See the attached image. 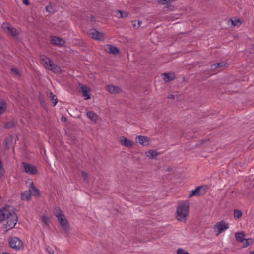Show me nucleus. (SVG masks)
Wrapping results in <instances>:
<instances>
[{"mask_svg": "<svg viewBox=\"0 0 254 254\" xmlns=\"http://www.w3.org/2000/svg\"><path fill=\"white\" fill-rule=\"evenodd\" d=\"M231 22L232 25L234 26L239 27L241 24V22L240 19L237 18L232 19L230 20Z\"/></svg>", "mask_w": 254, "mask_h": 254, "instance_id": "29", "label": "nucleus"}, {"mask_svg": "<svg viewBox=\"0 0 254 254\" xmlns=\"http://www.w3.org/2000/svg\"><path fill=\"white\" fill-rule=\"evenodd\" d=\"M80 89L83 96L84 97V99L85 100L89 99L91 98V96L89 94L90 92L91 91V89L89 87L84 85H81Z\"/></svg>", "mask_w": 254, "mask_h": 254, "instance_id": "18", "label": "nucleus"}, {"mask_svg": "<svg viewBox=\"0 0 254 254\" xmlns=\"http://www.w3.org/2000/svg\"><path fill=\"white\" fill-rule=\"evenodd\" d=\"M23 3L25 5H29V3L28 0H24L23 1Z\"/></svg>", "mask_w": 254, "mask_h": 254, "instance_id": "41", "label": "nucleus"}, {"mask_svg": "<svg viewBox=\"0 0 254 254\" xmlns=\"http://www.w3.org/2000/svg\"><path fill=\"white\" fill-rule=\"evenodd\" d=\"M39 100H40V103H41V105H42L43 107H44V106H45V102H44V100L43 99V98H42L40 97V98H39Z\"/></svg>", "mask_w": 254, "mask_h": 254, "instance_id": "40", "label": "nucleus"}, {"mask_svg": "<svg viewBox=\"0 0 254 254\" xmlns=\"http://www.w3.org/2000/svg\"><path fill=\"white\" fill-rule=\"evenodd\" d=\"M89 35L95 40L103 41L105 39L104 33L95 29H92L88 32Z\"/></svg>", "mask_w": 254, "mask_h": 254, "instance_id": "9", "label": "nucleus"}, {"mask_svg": "<svg viewBox=\"0 0 254 254\" xmlns=\"http://www.w3.org/2000/svg\"><path fill=\"white\" fill-rule=\"evenodd\" d=\"M189 206L188 203L179 204L177 208L176 219L182 222H185L189 214Z\"/></svg>", "mask_w": 254, "mask_h": 254, "instance_id": "1", "label": "nucleus"}, {"mask_svg": "<svg viewBox=\"0 0 254 254\" xmlns=\"http://www.w3.org/2000/svg\"><path fill=\"white\" fill-rule=\"evenodd\" d=\"M175 0H157V2L159 4L166 5L174 1Z\"/></svg>", "mask_w": 254, "mask_h": 254, "instance_id": "33", "label": "nucleus"}, {"mask_svg": "<svg viewBox=\"0 0 254 254\" xmlns=\"http://www.w3.org/2000/svg\"><path fill=\"white\" fill-rule=\"evenodd\" d=\"M3 30L9 35L14 38H16L19 34V31L13 28L9 23H4L2 26Z\"/></svg>", "mask_w": 254, "mask_h": 254, "instance_id": "7", "label": "nucleus"}, {"mask_svg": "<svg viewBox=\"0 0 254 254\" xmlns=\"http://www.w3.org/2000/svg\"><path fill=\"white\" fill-rule=\"evenodd\" d=\"M233 216L235 219H239L242 217V212L239 210L236 209L234 211Z\"/></svg>", "mask_w": 254, "mask_h": 254, "instance_id": "30", "label": "nucleus"}, {"mask_svg": "<svg viewBox=\"0 0 254 254\" xmlns=\"http://www.w3.org/2000/svg\"><path fill=\"white\" fill-rule=\"evenodd\" d=\"M119 142L121 145L125 146L127 147H131L133 143L129 139L124 136H121L119 138Z\"/></svg>", "mask_w": 254, "mask_h": 254, "instance_id": "16", "label": "nucleus"}, {"mask_svg": "<svg viewBox=\"0 0 254 254\" xmlns=\"http://www.w3.org/2000/svg\"><path fill=\"white\" fill-rule=\"evenodd\" d=\"M106 90L111 94H118L122 91L120 87L113 85H108L106 87Z\"/></svg>", "mask_w": 254, "mask_h": 254, "instance_id": "17", "label": "nucleus"}, {"mask_svg": "<svg viewBox=\"0 0 254 254\" xmlns=\"http://www.w3.org/2000/svg\"><path fill=\"white\" fill-rule=\"evenodd\" d=\"M11 210V209L9 207L0 209V222L6 219V218L10 215Z\"/></svg>", "mask_w": 254, "mask_h": 254, "instance_id": "13", "label": "nucleus"}, {"mask_svg": "<svg viewBox=\"0 0 254 254\" xmlns=\"http://www.w3.org/2000/svg\"><path fill=\"white\" fill-rule=\"evenodd\" d=\"M7 108V104L4 100L0 101V116L4 114Z\"/></svg>", "mask_w": 254, "mask_h": 254, "instance_id": "23", "label": "nucleus"}, {"mask_svg": "<svg viewBox=\"0 0 254 254\" xmlns=\"http://www.w3.org/2000/svg\"><path fill=\"white\" fill-rule=\"evenodd\" d=\"M26 185L33 195L34 196H39L40 195L39 190L34 186L32 179H28L26 181Z\"/></svg>", "mask_w": 254, "mask_h": 254, "instance_id": "8", "label": "nucleus"}, {"mask_svg": "<svg viewBox=\"0 0 254 254\" xmlns=\"http://www.w3.org/2000/svg\"><path fill=\"white\" fill-rule=\"evenodd\" d=\"M177 254H189L188 252L185 251V250L179 248L177 251Z\"/></svg>", "mask_w": 254, "mask_h": 254, "instance_id": "37", "label": "nucleus"}, {"mask_svg": "<svg viewBox=\"0 0 254 254\" xmlns=\"http://www.w3.org/2000/svg\"><path fill=\"white\" fill-rule=\"evenodd\" d=\"M42 221L45 224V225H48L49 222V219L47 216L43 215L41 217Z\"/></svg>", "mask_w": 254, "mask_h": 254, "instance_id": "36", "label": "nucleus"}, {"mask_svg": "<svg viewBox=\"0 0 254 254\" xmlns=\"http://www.w3.org/2000/svg\"><path fill=\"white\" fill-rule=\"evenodd\" d=\"M104 48L106 52L110 54L116 55L119 53V49L115 46L111 44L105 45Z\"/></svg>", "mask_w": 254, "mask_h": 254, "instance_id": "15", "label": "nucleus"}, {"mask_svg": "<svg viewBox=\"0 0 254 254\" xmlns=\"http://www.w3.org/2000/svg\"><path fill=\"white\" fill-rule=\"evenodd\" d=\"M136 142L143 146H148L151 142V139L147 136L138 135L135 138Z\"/></svg>", "mask_w": 254, "mask_h": 254, "instance_id": "12", "label": "nucleus"}, {"mask_svg": "<svg viewBox=\"0 0 254 254\" xmlns=\"http://www.w3.org/2000/svg\"><path fill=\"white\" fill-rule=\"evenodd\" d=\"M62 121L63 122H65L66 121V118L65 117H62Z\"/></svg>", "mask_w": 254, "mask_h": 254, "instance_id": "42", "label": "nucleus"}, {"mask_svg": "<svg viewBox=\"0 0 254 254\" xmlns=\"http://www.w3.org/2000/svg\"><path fill=\"white\" fill-rule=\"evenodd\" d=\"M54 213L63 229L66 233L68 232L70 229L69 224L64 213L59 207L55 208Z\"/></svg>", "mask_w": 254, "mask_h": 254, "instance_id": "2", "label": "nucleus"}, {"mask_svg": "<svg viewBox=\"0 0 254 254\" xmlns=\"http://www.w3.org/2000/svg\"><path fill=\"white\" fill-rule=\"evenodd\" d=\"M8 244L10 248L20 251L23 250L24 245L23 241L17 237H11L8 239Z\"/></svg>", "mask_w": 254, "mask_h": 254, "instance_id": "4", "label": "nucleus"}, {"mask_svg": "<svg viewBox=\"0 0 254 254\" xmlns=\"http://www.w3.org/2000/svg\"><path fill=\"white\" fill-rule=\"evenodd\" d=\"M254 240L252 238L244 239L243 241L241 243L242 247L244 248L247 247L250 245L253 244Z\"/></svg>", "mask_w": 254, "mask_h": 254, "instance_id": "27", "label": "nucleus"}, {"mask_svg": "<svg viewBox=\"0 0 254 254\" xmlns=\"http://www.w3.org/2000/svg\"><path fill=\"white\" fill-rule=\"evenodd\" d=\"M18 218L15 212L12 210L10 211V215L6 218L5 221H6V227L8 229H10L14 227L17 223Z\"/></svg>", "mask_w": 254, "mask_h": 254, "instance_id": "5", "label": "nucleus"}, {"mask_svg": "<svg viewBox=\"0 0 254 254\" xmlns=\"http://www.w3.org/2000/svg\"><path fill=\"white\" fill-rule=\"evenodd\" d=\"M229 225L223 221L217 223L214 226V230L218 235L228 229Z\"/></svg>", "mask_w": 254, "mask_h": 254, "instance_id": "10", "label": "nucleus"}, {"mask_svg": "<svg viewBox=\"0 0 254 254\" xmlns=\"http://www.w3.org/2000/svg\"><path fill=\"white\" fill-rule=\"evenodd\" d=\"M133 27L135 29H138L141 24V21L140 20H134L131 22Z\"/></svg>", "mask_w": 254, "mask_h": 254, "instance_id": "31", "label": "nucleus"}, {"mask_svg": "<svg viewBox=\"0 0 254 254\" xmlns=\"http://www.w3.org/2000/svg\"><path fill=\"white\" fill-rule=\"evenodd\" d=\"M32 194L28 190H25L21 194V198L23 201H29L30 200Z\"/></svg>", "mask_w": 254, "mask_h": 254, "instance_id": "21", "label": "nucleus"}, {"mask_svg": "<svg viewBox=\"0 0 254 254\" xmlns=\"http://www.w3.org/2000/svg\"><path fill=\"white\" fill-rule=\"evenodd\" d=\"M50 42L52 44L59 46H63L65 44V41L64 39L58 36H51Z\"/></svg>", "mask_w": 254, "mask_h": 254, "instance_id": "14", "label": "nucleus"}, {"mask_svg": "<svg viewBox=\"0 0 254 254\" xmlns=\"http://www.w3.org/2000/svg\"><path fill=\"white\" fill-rule=\"evenodd\" d=\"M253 50L254 51V44L253 45Z\"/></svg>", "mask_w": 254, "mask_h": 254, "instance_id": "45", "label": "nucleus"}, {"mask_svg": "<svg viewBox=\"0 0 254 254\" xmlns=\"http://www.w3.org/2000/svg\"><path fill=\"white\" fill-rule=\"evenodd\" d=\"M226 64V63L225 62H222L220 63H216L213 64L211 66V69L213 70H216L220 67H222L224 66Z\"/></svg>", "mask_w": 254, "mask_h": 254, "instance_id": "26", "label": "nucleus"}, {"mask_svg": "<svg viewBox=\"0 0 254 254\" xmlns=\"http://www.w3.org/2000/svg\"><path fill=\"white\" fill-rule=\"evenodd\" d=\"M168 98L170 99H174V96L173 95H169Z\"/></svg>", "mask_w": 254, "mask_h": 254, "instance_id": "43", "label": "nucleus"}, {"mask_svg": "<svg viewBox=\"0 0 254 254\" xmlns=\"http://www.w3.org/2000/svg\"><path fill=\"white\" fill-rule=\"evenodd\" d=\"M81 176L82 177V178L85 181H87L88 180V174L87 173H86L84 171H82L81 172Z\"/></svg>", "mask_w": 254, "mask_h": 254, "instance_id": "38", "label": "nucleus"}, {"mask_svg": "<svg viewBox=\"0 0 254 254\" xmlns=\"http://www.w3.org/2000/svg\"><path fill=\"white\" fill-rule=\"evenodd\" d=\"M113 15L118 18H125L128 16V13L125 11H122L120 10H116L113 11Z\"/></svg>", "mask_w": 254, "mask_h": 254, "instance_id": "19", "label": "nucleus"}, {"mask_svg": "<svg viewBox=\"0 0 254 254\" xmlns=\"http://www.w3.org/2000/svg\"><path fill=\"white\" fill-rule=\"evenodd\" d=\"M87 116L92 122H96L98 120L97 115L92 111H89L87 113Z\"/></svg>", "mask_w": 254, "mask_h": 254, "instance_id": "24", "label": "nucleus"}, {"mask_svg": "<svg viewBox=\"0 0 254 254\" xmlns=\"http://www.w3.org/2000/svg\"><path fill=\"white\" fill-rule=\"evenodd\" d=\"M47 96L52 101L53 106H55L57 103V99L56 96L50 92L47 93Z\"/></svg>", "mask_w": 254, "mask_h": 254, "instance_id": "28", "label": "nucleus"}, {"mask_svg": "<svg viewBox=\"0 0 254 254\" xmlns=\"http://www.w3.org/2000/svg\"><path fill=\"white\" fill-rule=\"evenodd\" d=\"M207 187L206 186H199L195 190H191L189 195V197L193 196H199L204 194L206 192Z\"/></svg>", "mask_w": 254, "mask_h": 254, "instance_id": "11", "label": "nucleus"}, {"mask_svg": "<svg viewBox=\"0 0 254 254\" xmlns=\"http://www.w3.org/2000/svg\"><path fill=\"white\" fill-rule=\"evenodd\" d=\"M162 77L163 80L166 82L173 80L175 77L173 73H163L162 74Z\"/></svg>", "mask_w": 254, "mask_h": 254, "instance_id": "20", "label": "nucleus"}, {"mask_svg": "<svg viewBox=\"0 0 254 254\" xmlns=\"http://www.w3.org/2000/svg\"><path fill=\"white\" fill-rule=\"evenodd\" d=\"M6 147L8 148L12 142V139L11 137L7 138L5 141Z\"/></svg>", "mask_w": 254, "mask_h": 254, "instance_id": "34", "label": "nucleus"}, {"mask_svg": "<svg viewBox=\"0 0 254 254\" xmlns=\"http://www.w3.org/2000/svg\"><path fill=\"white\" fill-rule=\"evenodd\" d=\"M250 254H254V252H251L250 253Z\"/></svg>", "mask_w": 254, "mask_h": 254, "instance_id": "44", "label": "nucleus"}, {"mask_svg": "<svg viewBox=\"0 0 254 254\" xmlns=\"http://www.w3.org/2000/svg\"><path fill=\"white\" fill-rule=\"evenodd\" d=\"M41 63L47 69L51 70L55 73H59L61 70L59 67L55 65L50 60L44 55L40 56Z\"/></svg>", "mask_w": 254, "mask_h": 254, "instance_id": "3", "label": "nucleus"}, {"mask_svg": "<svg viewBox=\"0 0 254 254\" xmlns=\"http://www.w3.org/2000/svg\"><path fill=\"white\" fill-rule=\"evenodd\" d=\"M55 9V6L53 4L50 3L46 7V11L47 12H54Z\"/></svg>", "mask_w": 254, "mask_h": 254, "instance_id": "32", "label": "nucleus"}, {"mask_svg": "<svg viewBox=\"0 0 254 254\" xmlns=\"http://www.w3.org/2000/svg\"><path fill=\"white\" fill-rule=\"evenodd\" d=\"M22 169L24 172L31 175H35L38 173L36 166L25 162L22 163Z\"/></svg>", "mask_w": 254, "mask_h": 254, "instance_id": "6", "label": "nucleus"}, {"mask_svg": "<svg viewBox=\"0 0 254 254\" xmlns=\"http://www.w3.org/2000/svg\"><path fill=\"white\" fill-rule=\"evenodd\" d=\"M146 156L149 159H155L158 155V153L154 150H149L145 152Z\"/></svg>", "mask_w": 254, "mask_h": 254, "instance_id": "22", "label": "nucleus"}, {"mask_svg": "<svg viewBox=\"0 0 254 254\" xmlns=\"http://www.w3.org/2000/svg\"><path fill=\"white\" fill-rule=\"evenodd\" d=\"M11 72L15 75H19V72L18 70L16 69L15 68H12L11 69Z\"/></svg>", "mask_w": 254, "mask_h": 254, "instance_id": "39", "label": "nucleus"}, {"mask_svg": "<svg viewBox=\"0 0 254 254\" xmlns=\"http://www.w3.org/2000/svg\"><path fill=\"white\" fill-rule=\"evenodd\" d=\"M245 234L244 232L240 231L235 233V238L237 241L241 243L245 239Z\"/></svg>", "mask_w": 254, "mask_h": 254, "instance_id": "25", "label": "nucleus"}, {"mask_svg": "<svg viewBox=\"0 0 254 254\" xmlns=\"http://www.w3.org/2000/svg\"><path fill=\"white\" fill-rule=\"evenodd\" d=\"M45 249H46L47 252L49 254H54V251L53 248H52L51 247H50L49 246H46Z\"/></svg>", "mask_w": 254, "mask_h": 254, "instance_id": "35", "label": "nucleus"}]
</instances>
